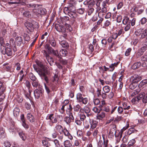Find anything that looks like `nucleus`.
Returning <instances> with one entry per match:
<instances>
[{
  "instance_id": "f257e3e1",
  "label": "nucleus",
  "mask_w": 147,
  "mask_h": 147,
  "mask_svg": "<svg viewBox=\"0 0 147 147\" xmlns=\"http://www.w3.org/2000/svg\"><path fill=\"white\" fill-rule=\"evenodd\" d=\"M36 62L38 67H37L36 65H34L33 66L34 69L38 73V71H43L46 70L42 62L38 60H37Z\"/></svg>"
},
{
  "instance_id": "f03ea898",
  "label": "nucleus",
  "mask_w": 147,
  "mask_h": 147,
  "mask_svg": "<svg viewBox=\"0 0 147 147\" xmlns=\"http://www.w3.org/2000/svg\"><path fill=\"white\" fill-rule=\"evenodd\" d=\"M117 107V106L113 107L108 106L107 105H105L101 109L103 111L109 113V114L111 115L115 111Z\"/></svg>"
},
{
  "instance_id": "7ed1b4c3",
  "label": "nucleus",
  "mask_w": 147,
  "mask_h": 147,
  "mask_svg": "<svg viewBox=\"0 0 147 147\" xmlns=\"http://www.w3.org/2000/svg\"><path fill=\"white\" fill-rule=\"evenodd\" d=\"M45 48L49 54H53V55H59L58 51L54 50L53 48L48 44H46Z\"/></svg>"
},
{
  "instance_id": "20e7f679",
  "label": "nucleus",
  "mask_w": 147,
  "mask_h": 147,
  "mask_svg": "<svg viewBox=\"0 0 147 147\" xmlns=\"http://www.w3.org/2000/svg\"><path fill=\"white\" fill-rule=\"evenodd\" d=\"M136 19L135 18H133L132 20H129V18L126 16L123 19L122 23L124 25L131 24L132 26H134L136 23Z\"/></svg>"
},
{
  "instance_id": "39448f33",
  "label": "nucleus",
  "mask_w": 147,
  "mask_h": 147,
  "mask_svg": "<svg viewBox=\"0 0 147 147\" xmlns=\"http://www.w3.org/2000/svg\"><path fill=\"white\" fill-rule=\"evenodd\" d=\"M68 14L71 18V19L70 22H69V23H70L72 24H73L75 21L76 18L77 17V14L76 12L71 11L69 9V11L68 12Z\"/></svg>"
},
{
  "instance_id": "423d86ee",
  "label": "nucleus",
  "mask_w": 147,
  "mask_h": 147,
  "mask_svg": "<svg viewBox=\"0 0 147 147\" xmlns=\"http://www.w3.org/2000/svg\"><path fill=\"white\" fill-rule=\"evenodd\" d=\"M44 92V90L42 88L36 89L34 91V95L35 98L38 99L39 98L40 96Z\"/></svg>"
},
{
  "instance_id": "0eeeda50",
  "label": "nucleus",
  "mask_w": 147,
  "mask_h": 147,
  "mask_svg": "<svg viewBox=\"0 0 147 147\" xmlns=\"http://www.w3.org/2000/svg\"><path fill=\"white\" fill-rule=\"evenodd\" d=\"M55 27L57 31L62 33L66 32V30L64 26L57 24H55Z\"/></svg>"
},
{
  "instance_id": "6e6552de",
  "label": "nucleus",
  "mask_w": 147,
  "mask_h": 147,
  "mask_svg": "<svg viewBox=\"0 0 147 147\" xmlns=\"http://www.w3.org/2000/svg\"><path fill=\"white\" fill-rule=\"evenodd\" d=\"M1 51L3 55L6 54L7 55H12V52L10 48L8 47L7 48H5V47H4L3 49L1 48Z\"/></svg>"
},
{
  "instance_id": "1a4fd4ad",
  "label": "nucleus",
  "mask_w": 147,
  "mask_h": 147,
  "mask_svg": "<svg viewBox=\"0 0 147 147\" xmlns=\"http://www.w3.org/2000/svg\"><path fill=\"white\" fill-rule=\"evenodd\" d=\"M142 79V78L140 76L138 75H134L133 76H131L130 78V81L131 82H133L135 83L140 81Z\"/></svg>"
},
{
  "instance_id": "9d476101",
  "label": "nucleus",
  "mask_w": 147,
  "mask_h": 147,
  "mask_svg": "<svg viewBox=\"0 0 147 147\" xmlns=\"http://www.w3.org/2000/svg\"><path fill=\"white\" fill-rule=\"evenodd\" d=\"M38 73L42 79L45 80L47 83H48L49 79L46 76L45 71H38Z\"/></svg>"
},
{
  "instance_id": "9b49d317",
  "label": "nucleus",
  "mask_w": 147,
  "mask_h": 147,
  "mask_svg": "<svg viewBox=\"0 0 147 147\" xmlns=\"http://www.w3.org/2000/svg\"><path fill=\"white\" fill-rule=\"evenodd\" d=\"M38 73L42 79L45 80L47 83H48L49 79L46 76L45 71H38Z\"/></svg>"
},
{
  "instance_id": "f8f14e48",
  "label": "nucleus",
  "mask_w": 147,
  "mask_h": 147,
  "mask_svg": "<svg viewBox=\"0 0 147 147\" xmlns=\"http://www.w3.org/2000/svg\"><path fill=\"white\" fill-rule=\"evenodd\" d=\"M38 73L42 79L45 80L47 83H48L49 79L46 76L45 71H38Z\"/></svg>"
},
{
  "instance_id": "ddd939ff",
  "label": "nucleus",
  "mask_w": 147,
  "mask_h": 147,
  "mask_svg": "<svg viewBox=\"0 0 147 147\" xmlns=\"http://www.w3.org/2000/svg\"><path fill=\"white\" fill-rule=\"evenodd\" d=\"M48 42L49 44L53 47H55L56 46V42L55 39V38L53 36H52L51 38H50Z\"/></svg>"
},
{
  "instance_id": "4468645a",
  "label": "nucleus",
  "mask_w": 147,
  "mask_h": 147,
  "mask_svg": "<svg viewBox=\"0 0 147 147\" xmlns=\"http://www.w3.org/2000/svg\"><path fill=\"white\" fill-rule=\"evenodd\" d=\"M140 99H142V101L144 103H147V92L145 93L144 92H141L140 94Z\"/></svg>"
},
{
  "instance_id": "2eb2a0df",
  "label": "nucleus",
  "mask_w": 147,
  "mask_h": 147,
  "mask_svg": "<svg viewBox=\"0 0 147 147\" xmlns=\"http://www.w3.org/2000/svg\"><path fill=\"white\" fill-rule=\"evenodd\" d=\"M9 44L10 45V47L13 48V51L15 52L17 50L16 45L14 40L12 38L9 40Z\"/></svg>"
},
{
  "instance_id": "dca6fc26",
  "label": "nucleus",
  "mask_w": 147,
  "mask_h": 147,
  "mask_svg": "<svg viewBox=\"0 0 147 147\" xmlns=\"http://www.w3.org/2000/svg\"><path fill=\"white\" fill-rule=\"evenodd\" d=\"M89 122L90 125V130H92V129L95 128L97 123V122L93 119H89Z\"/></svg>"
},
{
  "instance_id": "f3484780",
  "label": "nucleus",
  "mask_w": 147,
  "mask_h": 147,
  "mask_svg": "<svg viewBox=\"0 0 147 147\" xmlns=\"http://www.w3.org/2000/svg\"><path fill=\"white\" fill-rule=\"evenodd\" d=\"M55 128L56 131L59 133H63L64 130V128L63 129V127L59 124H57L55 127Z\"/></svg>"
},
{
  "instance_id": "a211bd4d",
  "label": "nucleus",
  "mask_w": 147,
  "mask_h": 147,
  "mask_svg": "<svg viewBox=\"0 0 147 147\" xmlns=\"http://www.w3.org/2000/svg\"><path fill=\"white\" fill-rule=\"evenodd\" d=\"M16 42L17 46L20 47L22 44L24 45L23 42V39L20 36L17 37L15 39Z\"/></svg>"
},
{
  "instance_id": "6ab92c4d",
  "label": "nucleus",
  "mask_w": 147,
  "mask_h": 147,
  "mask_svg": "<svg viewBox=\"0 0 147 147\" xmlns=\"http://www.w3.org/2000/svg\"><path fill=\"white\" fill-rule=\"evenodd\" d=\"M71 24L65 23L64 25L66 32H71L73 30V28L71 26Z\"/></svg>"
},
{
  "instance_id": "aec40b11",
  "label": "nucleus",
  "mask_w": 147,
  "mask_h": 147,
  "mask_svg": "<svg viewBox=\"0 0 147 147\" xmlns=\"http://www.w3.org/2000/svg\"><path fill=\"white\" fill-rule=\"evenodd\" d=\"M27 119L31 123H33L35 121V119L32 114L30 113H28L27 115Z\"/></svg>"
},
{
  "instance_id": "412c9836",
  "label": "nucleus",
  "mask_w": 147,
  "mask_h": 147,
  "mask_svg": "<svg viewBox=\"0 0 147 147\" xmlns=\"http://www.w3.org/2000/svg\"><path fill=\"white\" fill-rule=\"evenodd\" d=\"M122 106L124 110H128L132 106L130 105L129 102H124L122 103Z\"/></svg>"
},
{
  "instance_id": "4be33fe9",
  "label": "nucleus",
  "mask_w": 147,
  "mask_h": 147,
  "mask_svg": "<svg viewBox=\"0 0 147 147\" xmlns=\"http://www.w3.org/2000/svg\"><path fill=\"white\" fill-rule=\"evenodd\" d=\"M37 11L38 13L40 14L41 16H45L47 13L46 9L44 8L38 9Z\"/></svg>"
},
{
  "instance_id": "5701e85b",
  "label": "nucleus",
  "mask_w": 147,
  "mask_h": 147,
  "mask_svg": "<svg viewBox=\"0 0 147 147\" xmlns=\"http://www.w3.org/2000/svg\"><path fill=\"white\" fill-rule=\"evenodd\" d=\"M6 134L5 132V129L2 127H0V137L1 138L3 139L5 138Z\"/></svg>"
},
{
  "instance_id": "b1692460",
  "label": "nucleus",
  "mask_w": 147,
  "mask_h": 147,
  "mask_svg": "<svg viewBox=\"0 0 147 147\" xmlns=\"http://www.w3.org/2000/svg\"><path fill=\"white\" fill-rule=\"evenodd\" d=\"M63 145L64 147L62 146V147H72V142L69 140H66L64 142Z\"/></svg>"
},
{
  "instance_id": "393cba45",
  "label": "nucleus",
  "mask_w": 147,
  "mask_h": 147,
  "mask_svg": "<svg viewBox=\"0 0 147 147\" xmlns=\"http://www.w3.org/2000/svg\"><path fill=\"white\" fill-rule=\"evenodd\" d=\"M105 113L103 112L101 113L99 112L98 113L96 117L97 119L102 120L105 117Z\"/></svg>"
},
{
  "instance_id": "a878e982",
  "label": "nucleus",
  "mask_w": 147,
  "mask_h": 147,
  "mask_svg": "<svg viewBox=\"0 0 147 147\" xmlns=\"http://www.w3.org/2000/svg\"><path fill=\"white\" fill-rule=\"evenodd\" d=\"M147 48L146 47H143L140 49L138 52V55H142L144 52L146 50Z\"/></svg>"
},
{
  "instance_id": "bb28decb",
  "label": "nucleus",
  "mask_w": 147,
  "mask_h": 147,
  "mask_svg": "<svg viewBox=\"0 0 147 147\" xmlns=\"http://www.w3.org/2000/svg\"><path fill=\"white\" fill-rule=\"evenodd\" d=\"M20 110L18 108L16 107L14 108L13 111V115L15 117H18L20 114Z\"/></svg>"
},
{
  "instance_id": "cd10ccee",
  "label": "nucleus",
  "mask_w": 147,
  "mask_h": 147,
  "mask_svg": "<svg viewBox=\"0 0 147 147\" xmlns=\"http://www.w3.org/2000/svg\"><path fill=\"white\" fill-rule=\"evenodd\" d=\"M63 48H66L68 47L69 45L68 43L65 40H63L59 42Z\"/></svg>"
},
{
  "instance_id": "c85d7f7f",
  "label": "nucleus",
  "mask_w": 147,
  "mask_h": 147,
  "mask_svg": "<svg viewBox=\"0 0 147 147\" xmlns=\"http://www.w3.org/2000/svg\"><path fill=\"white\" fill-rule=\"evenodd\" d=\"M141 63L140 62H138L134 64L132 66V68L135 69L138 68L141 66Z\"/></svg>"
},
{
  "instance_id": "c756f323",
  "label": "nucleus",
  "mask_w": 147,
  "mask_h": 147,
  "mask_svg": "<svg viewBox=\"0 0 147 147\" xmlns=\"http://www.w3.org/2000/svg\"><path fill=\"white\" fill-rule=\"evenodd\" d=\"M138 131L137 130L135 129L134 128H131L128 129L127 134L130 135L132 133H136Z\"/></svg>"
},
{
  "instance_id": "7c9ffc66",
  "label": "nucleus",
  "mask_w": 147,
  "mask_h": 147,
  "mask_svg": "<svg viewBox=\"0 0 147 147\" xmlns=\"http://www.w3.org/2000/svg\"><path fill=\"white\" fill-rule=\"evenodd\" d=\"M135 143V140L134 139H132L129 141L127 147H134V144Z\"/></svg>"
},
{
  "instance_id": "2f4dec72",
  "label": "nucleus",
  "mask_w": 147,
  "mask_h": 147,
  "mask_svg": "<svg viewBox=\"0 0 147 147\" xmlns=\"http://www.w3.org/2000/svg\"><path fill=\"white\" fill-rule=\"evenodd\" d=\"M5 43L4 38H2L1 37H0V49L2 48V49L4 47H5Z\"/></svg>"
},
{
  "instance_id": "473e14b6",
  "label": "nucleus",
  "mask_w": 147,
  "mask_h": 147,
  "mask_svg": "<svg viewBox=\"0 0 147 147\" xmlns=\"http://www.w3.org/2000/svg\"><path fill=\"white\" fill-rule=\"evenodd\" d=\"M51 141L53 142V144L54 143L56 147H62V145H61L59 140L57 139H55L53 140H51Z\"/></svg>"
},
{
  "instance_id": "72a5a7b5",
  "label": "nucleus",
  "mask_w": 147,
  "mask_h": 147,
  "mask_svg": "<svg viewBox=\"0 0 147 147\" xmlns=\"http://www.w3.org/2000/svg\"><path fill=\"white\" fill-rule=\"evenodd\" d=\"M76 12L81 15H83L85 13V9L83 8H80L77 9Z\"/></svg>"
},
{
  "instance_id": "f704fd0d",
  "label": "nucleus",
  "mask_w": 147,
  "mask_h": 147,
  "mask_svg": "<svg viewBox=\"0 0 147 147\" xmlns=\"http://www.w3.org/2000/svg\"><path fill=\"white\" fill-rule=\"evenodd\" d=\"M59 58L58 60L63 65H66L67 63V61L65 59H63L60 56H57Z\"/></svg>"
},
{
  "instance_id": "c9c22d12",
  "label": "nucleus",
  "mask_w": 147,
  "mask_h": 147,
  "mask_svg": "<svg viewBox=\"0 0 147 147\" xmlns=\"http://www.w3.org/2000/svg\"><path fill=\"white\" fill-rule=\"evenodd\" d=\"M116 129V125L115 124H113L111 125V127H110L109 131L115 133L117 131Z\"/></svg>"
},
{
  "instance_id": "e433bc0d",
  "label": "nucleus",
  "mask_w": 147,
  "mask_h": 147,
  "mask_svg": "<svg viewBox=\"0 0 147 147\" xmlns=\"http://www.w3.org/2000/svg\"><path fill=\"white\" fill-rule=\"evenodd\" d=\"M111 24V20H107L104 23V26L103 28H106V27H108Z\"/></svg>"
},
{
  "instance_id": "4c0bfd02",
  "label": "nucleus",
  "mask_w": 147,
  "mask_h": 147,
  "mask_svg": "<svg viewBox=\"0 0 147 147\" xmlns=\"http://www.w3.org/2000/svg\"><path fill=\"white\" fill-rule=\"evenodd\" d=\"M102 90L105 92L108 93L111 90V87L108 86H105L103 87Z\"/></svg>"
},
{
  "instance_id": "58836bf2",
  "label": "nucleus",
  "mask_w": 147,
  "mask_h": 147,
  "mask_svg": "<svg viewBox=\"0 0 147 147\" xmlns=\"http://www.w3.org/2000/svg\"><path fill=\"white\" fill-rule=\"evenodd\" d=\"M24 25L29 30H32L33 26V24L32 23L29 22H26Z\"/></svg>"
},
{
  "instance_id": "ea45409f",
  "label": "nucleus",
  "mask_w": 147,
  "mask_h": 147,
  "mask_svg": "<svg viewBox=\"0 0 147 147\" xmlns=\"http://www.w3.org/2000/svg\"><path fill=\"white\" fill-rule=\"evenodd\" d=\"M94 9L92 7L90 6H88V8L87 9V13L88 16L91 15L93 12Z\"/></svg>"
},
{
  "instance_id": "a19ab883",
  "label": "nucleus",
  "mask_w": 147,
  "mask_h": 147,
  "mask_svg": "<svg viewBox=\"0 0 147 147\" xmlns=\"http://www.w3.org/2000/svg\"><path fill=\"white\" fill-rule=\"evenodd\" d=\"M24 94L25 96V97L27 99H29L30 100L31 103L32 105H34V102L32 101V100L31 99H30L29 98V96H30V94H29V93H28V92L24 90Z\"/></svg>"
},
{
  "instance_id": "79ce46f5",
  "label": "nucleus",
  "mask_w": 147,
  "mask_h": 147,
  "mask_svg": "<svg viewBox=\"0 0 147 147\" xmlns=\"http://www.w3.org/2000/svg\"><path fill=\"white\" fill-rule=\"evenodd\" d=\"M120 135L121 134L119 132V130H117L116 132L115 133V136L116 138H117L118 139H119L118 142H119L122 137V135H121V136H120Z\"/></svg>"
},
{
  "instance_id": "37998d69",
  "label": "nucleus",
  "mask_w": 147,
  "mask_h": 147,
  "mask_svg": "<svg viewBox=\"0 0 147 147\" xmlns=\"http://www.w3.org/2000/svg\"><path fill=\"white\" fill-rule=\"evenodd\" d=\"M72 120L68 116H65L64 118V121L69 125L71 122Z\"/></svg>"
},
{
  "instance_id": "c03bdc74",
  "label": "nucleus",
  "mask_w": 147,
  "mask_h": 147,
  "mask_svg": "<svg viewBox=\"0 0 147 147\" xmlns=\"http://www.w3.org/2000/svg\"><path fill=\"white\" fill-rule=\"evenodd\" d=\"M34 80L32 81V84L34 87L37 88L39 84L38 81L37 79Z\"/></svg>"
},
{
  "instance_id": "a18cd8bd",
  "label": "nucleus",
  "mask_w": 147,
  "mask_h": 147,
  "mask_svg": "<svg viewBox=\"0 0 147 147\" xmlns=\"http://www.w3.org/2000/svg\"><path fill=\"white\" fill-rule=\"evenodd\" d=\"M5 90V87L3 85L2 82L0 81V92H4Z\"/></svg>"
},
{
  "instance_id": "49530a36",
  "label": "nucleus",
  "mask_w": 147,
  "mask_h": 147,
  "mask_svg": "<svg viewBox=\"0 0 147 147\" xmlns=\"http://www.w3.org/2000/svg\"><path fill=\"white\" fill-rule=\"evenodd\" d=\"M19 135L23 140L25 141L26 139V136L23 131L19 133Z\"/></svg>"
},
{
  "instance_id": "de8ad7c7",
  "label": "nucleus",
  "mask_w": 147,
  "mask_h": 147,
  "mask_svg": "<svg viewBox=\"0 0 147 147\" xmlns=\"http://www.w3.org/2000/svg\"><path fill=\"white\" fill-rule=\"evenodd\" d=\"M88 101V99L87 98H84L83 97L82 98V99H81V100L79 101V102L82 103V104L84 105H86Z\"/></svg>"
},
{
  "instance_id": "09e8293b",
  "label": "nucleus",
  "mask_w": 147,
  "mask_h": 147,
  "mask_svg": "<svg viewBox=\"0 0 147 147\" xmlns=\"http://www.w3.org/2000/svg\"><path fill=\"white\" fill-rule=\"evenodd\" d=\"M84 111L85 113L87 114V116L89 117L91 115V113L90 112V110L88 107H85L84 108Z\"/></svg>"
},
{
  "instance_id": "8fccbe9b",
  "label": "nucleus",
  "mask_w": 147,
  "mask_h": 147,
  "mask_svg": "<svg viewBox=\"0 0 147 147\" xmlns=\"http://www.w3.org/2000/svg\"><path fill=\"white\" fill-rule=\"evenodd\" d=\"M77 101L79 102V101L83 97L82 94L80 93H77L76 95Z\"/></svg>"
},
{
  "instance_id": "3c124183",
  "label": "nucleus",
  "mask_w": 147,
  "mask_h": 147,
  "mask_svg": "<svg viewBox=\"0 0 147 147\" xmlns=\"http://www.w3.org/2000/svg\"><path fill=\"white\" fill-rule=\"evenodd\" d=\"M63 21L65 22H66V23H67L68 24H70V23H69V22H70V21L71 20V19H69V18L67 16H65L64 17H63V18H62Z\"/></svg>"
},
{
  "instance_id": "603ef678",
  "label": "nucleus",
  "mask_w": 147,
  "mask_h": 147,
  "mask_svg": "<svg viewBox=\"0 0 147 147\" xmlns=\"http://www.w3.org/2000/svg\"><path fill=\"white\" fill-rule=\"evenodd\" d=\"M4 92H0V105L2 104L3 99L5 98V94Z\"/></svg>"
},
{
  "instance_id": "864d4df0",
  "label": "nucleus",
  "mask_w": 147,
  "mask_h": 147,
  "mask_svg": "<svg viewBox=\"0 0 147 147\" xmlns=\"http://www.w3.org/2000/svg\"><path fill=\"white\" fill-rule=\"evenodd\" d=\"M7 34V31L5 29H3L2 30L0 34V37L2 38H5Z\"/></svg>"
},
{
  "instance_id": "5fc2aeb1",
  "label": "nucleus",
  "mask_w": 147,
  "mask_h": 147,
  "mask_svg": "<svg viewBox=\"0 0 147 147\" xmlns=\"http://www.w3.org/2000/svg\"><path fill=\"white\" fill-rule=\"evenodd\" d=\"M73 109V108L72 107L71 104H69V107L67 108V110H66L67 113L72 112Z\"/></svg>"
},
{
  "instance_id": "6e6d98bb",
  "label": "nucleus",
  "mask_w": 147,
  "mask_h": 147,
  "mask_svg": "<svg viewBox=\"0 0 147 147\" xmlns=\"http://www.w3.org/2000/svg\"><path fill=\"white\" fill-rule=\"evenodd\" d=\"M94 103L95 105H99L100 103V101L99 99L98 98H94L93 99Z\"/></svg>"
},
{
  "instance_id": "4d7b16f0",
  "label": "nucleus",
  "mask_w": 147,
  "mask_h": 147,
  "mask_svg": "<svg viewBox=\"0 0 147 147\" xmlns=\"http://www.w3.org/2000/svg\"><path fill=\"white\" fill-rule=\"evenodd\" d=\"M67 54V51L65 49H61L59 52V55H66Z\"/></svg>"
},
{
  "instance_id": "13d9d810",
  "label": "nucleus",
  "mask_w": 147,
  "mask_h": 147,
  "mask_svg": "<svg viewBox=\"0 0 147 147\" xmlns=\"http://www.w3.org/2000/svg\"><path fill=\"white\" fill-rule=\"evenodd\" d=\"M137 86V84L131 82V83L129 85V88L131 90L135 89Z\"/></svg>"
},
{
  "instance_id": "bf43d9fd",
  "label": "nucleus",
  "mask_w": 147,
  "mask_h": 147,
  "mask_svg": "<svg viewBox=\"0 0 147 147\" xmlns=\"http://www.w3.org/2000/svg\"><path fill=\"white\" fill-rule=\"evenodd\" d=\"M29 76L30 78L32 81L34 80L37 79L36 76L31 72L29 74Z\"/></svg>"
},
{
  "instance_id": "052dcab7",
  "label": "nucleus",
  "mask_w": 147,
  "mask_h": 147,
  "mask_svg": "<svg viewBox=\"0 0 147 147\" xmlns=\"http://www.w3.org/2000/svg\"><path fill=\"white\" fill-rule=\"evenodd\" d=\"M140 95H138L137 97H135L133 98L131 100V102L133 103H135L138 100L140 99Z\"/></svg>"
},
{
  "instance_id": "680f3d73",
  "label": "nucleus",
  "mask_w": 147,
  "mask_h": 147,
  "mask_svg": "<svg viewBox=\"0 0 147 147\" xmlns=\"http://www.w3.org/2000/svg\"><path fill=\"white\" fill-rule=\"evenodd\" d=\"M46 56V58L49 63L50 62H52V63L54 62V59L51 56Z\"/></svg>"
},
{
  "instance_id": "e2e57ef3",
  "label": "nucleus",
  "mask_w": 147,
  "mask_h": 147,
  "mask_svg": "<svg viewBox=\"0 0 147 147\" xmlns=\"http://www.w3.org/2000/svg\"><path fill=\"white\" fill-rule=\"evenodd\" d=\"M147 22V19L145 17H143L141 19L140 21V23L142 25L145 24Z\"/></svg>"
},
{
  "instance_id": "0e129e2a",
  "label": "nucleus",
  "mask_w": 147,
  "mask_h": 147,
  "mask_svg": "<svg viewBox=\"0 0 147 147\" xmlns=\"http://www.w3.org/2000/svg\"><path fill=\"white\" fill-rule=\"evenodd\" d=\"M81 107L80 106L79 104H77L74 106L73 109L74 111L78 112Z\"/></svg>"
},
{
  "instance_id": "69168bd1",
  "label": "nucleus",
  "mask_w": 147,
  "mask_h": 147,
  "mask_svg": "<svg viewBox=\"0 0 147 147\" xmlns=\"http://www.w3.org/2000/svg\"><path fill=\"white\" fill-rule=\"evenodd\" d=\"M99 107L100 108H102L106 105L105 101L104 100H102L100 101V103L99 104Z\"/></svg>"
},
{
  "instance_id": "338daca9",
  "label": "nucleus",
  "mask_w": 147,
  "mask_h": 147,
  "mask_svg": "<svg viewBox=\"0 0 147 147\" xmlns=\"http://www.w3.org/2000/svg\"><path fill=\"white\" fill-rule=\"evenodd\" d=\"M23 16L27 18H29L31 16V15L29 11H26L23 13Z\"/></svg>"
},
{
  "instance_id": "774afa93",
  "label": "nucleus",
  "mask_w": 147,
  "mask_h": 147,
  "mask_svg": "<svg viewBox=\"0 0 147 147\" xmlns=\"http://www.w3.org/2000/svg\"><path fill=\"white\" fill-rule=\"evenodd\" d=\"M11 143L8 141H6L3 143L4 146L5 147H10L11 146Z\"/></svg>"
}]
</instances>
